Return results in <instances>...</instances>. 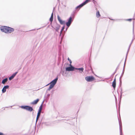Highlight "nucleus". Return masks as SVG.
Masks as SVG:
<instances>
[{"label":"nucleus","mask_w":135,"mask_h":135,"mask_svg":"<svg viewBox=\"0 0 135 135\" xmlns=\"http://www.w3.org/2000/svg\"><path fill=\"white\" fill-rule=\"evenodd\" d=\"M84 4H83V3H81V4H80L79 6H78L76 8V9H80V8L82 7L83 6H84Z\"/></svg>","instance_id":"nucleus-15"},{"label":"nucleus","mask_w":135,"mask_h":135,"mask_svg":"<svg viewBox=\"0 0 135 135\" xmlns=\"http://www.w3.org/2000/svg\"><path fill=\"white\" fill-rule=\"evenodd\" d=\"M58 80V77H57L55 79H54L53 80H52L51 82H50V83L49 84H48L47 85H46V86H47L48 85H49L50 84H52L54 85H55L57 81Z\"/></svg>","instance_id":"nucleus-9"},{"label":"nucleus","mask_w":135,"mask_h":135,"mask_svg":"<svg viewBox=\"0 0 135 135\" xmlns=\"http://www.w3.org/2000/svg\"><path fill=\"white\" fill-rule=\"evenodd\" d=\"M21 108L30 112H31L33 110V109L32 107L27 105L22 106L21 107Z\"/></svg>","instance_id":"nucleus-3"},{"label":"nucleus","mask_w":135,"mask_h":135,"mask_svg":"<svg viewBox=\"0 0 135 135\" xmlns=\"http://www.w3.org/2000/svg\"><path fill=\"white\" fill-rule=\"evenodd\" d=\"M73 21V20L72 19V18L71 16L68 19V21L66 23V25L68 27L66 28V31L68 28L70 26Z\"/></svg>","instance_id":"nucleus-5"},{"label":"nucleus","mask_w":135,"mask_h":135,"mask_svg":"<svg viewBox=\"0 0 135 135\" xmlns=\"http://www.w3.org/2000/svg\"><path fill=\"white\" fill-rule=\"evenodd\" d=\"M133 39L132 40V41L131 43L129 45V46L128 47V51H127V54H126V59H125V63H124V65H125V62H126V59H127V55H128V52L129 51V49H130V47H131V44H132V42H133Z\"/></svg>","instance_id":"nucleus-10"},{"label":"nucleus","mask_w":135,"mask_h":135,"mask_svg":"<svg viewBox=\"0 0 135 135\" xmlns=\"http://www.w3.org/2000/svg\"><path fill=\"white\" fill-rule=\"evenodd\" d=\"M8 80V79L7 78L3 79L2 81V83L3 84H5V83Z\"/></svg>","instance_id":"nucleus-18"},{"label":"nucleus","mask_w":135,"mask_h":135,"mask_svg":"<svg viewBox=\"0 0 135 135\" xmlns=\"http://www.w3.org/2000/svg\"><path fill=\"white\" fill-rule=\"evenodd\" d=\"M75 68L71 66V67H66V71H73L75 70Z\"/></svg>","instance_id":"nucleus-8"},{"label":"nucleus","mask_w":135,"mask_h":135,"mask_svg":"<svg viewBox=\"0 0 135 135\" xmlns=\"http://www.w3.org/2000/svg\"><path fill=\"white\" fill-rule=\"evenodd\" d=\"M50 85L49 87L51 88L52 89L53 88V87L54 86V85L52 84H50Z\"/></svg>","instance_id":"nucleus-24"},{"label":"nucleus","mask_w":135,"mask_h":135,"mask_svg":"<svg viewBox=\"0 0 135 135\" xmlns=\"http://www.w3.org/2000/svg\"><path fill=\"white\" fill-rule=\"evenodd\" d=\"M9 88V86L8 85L5 86H4L2 90V93H4L6 91V89H8Z\"/></svg>","instance_id":"nucleus-11"},{"label":"nucleus","mask_w":135,"mask_h":135,"mask_svg":"<svg viewBox=\"0 0 135 135\" xmlns=\"http://www.w3.org/2000/svg\"><path fill=\"white\" fill-rule=\"evenodd\" d=\"M90 0H86L84 2H83V4L85 5L86 4H87V3H88Z\"/></svg>","instance_id":"nucleus-22"},{"label":"nucleus","mask_w":135,"mask_h":135,"mask_svg":"<svg viewBox=\"0 0 135 135\" xmlns=\"http://www.w3.org/2000/svg\"><path fill=\"white\" fill-rule=\"evenodd\" d=\"M39 99H38L34 100L33 102H31V104L33 105L36 104L38 102Z\"/></svg>","instance_id":"nucleus-14"},{"label":"nucleus","mask_w":135,"mask_h":135,"mask_svg":"<svg viewBox=\"0 0 135 135\" xmlns=\"http://www.w3.org/2000/svg\"><path fill=\"white\" fill-rule=\"evenodd\" d=\"M85 80L88 82H90L94 80V78L93 76H87L85 78Z\"/></svg>","instance_id":"nucleus-6"},{"label":"nucleus","mask_w":135,"mask_h":135,"mask_svg":"<svg viewBox=\"0 0 135 135\" xmlns=\"http://www.w3.org/2000/svg\"><path fill=\"white\" fill-rule=\"evenodd\" d=\"M116 70H115L114 72V73L113 74V75H114L115 74V73L116 72Z\"/></svg>","instance_id":"nucleus-30"},{"label":"nucleus","mask_w":135,"mask_h":135,"mask_svg":"<svg viewBox=\"0 0 135 135\" xmlns=\"http://www.w3.org/2000/svg\"><path fill=\"white\" fill-rule=\"evenodd\" d=\"M70 67H71V66H72L71 65V64H70Z\"/></svg>","instance_id":"nucleus-32"},{"label":"nucleus","mask_w":135,"mask_h":135,"mask_svg":"<svg viewBox=\"0 0 135 135\" xmlns=\"http://www.w3.org/2000/svg\"><path fill=\"white\" fill-rule=\"evenodd\" d=\"M57 18L58 21L61 25H65V21L62 20L59 15L57 16Z\"/></svg>","instance_id":"nucleus-7"},{"label":"nucleus","mask_w":135,"mask_h":135,"mask_svg":"<svg viewBox=\"0 0 135 135\" xmlns=\"http://www.w3.org/2000/svg\"><path fill=\"white\" fill-rule=\"evenodd\" d=\"M68 60L69 61L70 63L71 64L72 63V61L71 60L69 59V58H68Z\"/></svg>","instance_id":"nucleus-25"},{"label":"nucleus","mask_w":135,"mask_h":135,"mask_svg":"<svg viewBox=\"0 0 135 135\" xmlns=\"http://www.w3.org/2000/svg\"><path fill=\"white\" fill-rule=\"evenodd\" d=\"M75 70H79L80 71V73H82L83 71L84 68H75Z\"/></svg>","instance_id":"nucleus-17"},{"label":"nucleus","mask_w":135,"mask_h":135,"mask_svg":"<svg viewBox=\"0 0 135 135\" xmlns=\"http://www.w3.org/2000/svg\"><path fill=\"white\" fill-rule=\"evenodd\" d=\"M43 103V102L41 104V105L39 107V110L38 111V113L37 114V116L36 117V123L37 122L40 116V115L41 113V110L42 109V104Z\"/></svg>","instance_id":"nucleus-2"},{"label":"nucleus","mask_w":135,"mask_h":135,"mask_svg":"<svg viewBox=\"0 0 135 135\" xmlns=\"http://www.w3.org/2000/svg\"><path fill=\"white\" fill-rule=\"evenodd\" d=\"M40 28H38V29H37V30H38Z\"/></svg>","instance_id":"nucleus-34"},{"label":"nucleus","mask_w":135,"mask_h":135,"mask_svg":"<svg viewBox=\"0 0 135 135\" xmlns=\"http://www.w3.org/2000/svg\"><path fill=\"white\" fill-rule=\"evenodd\" d=\"M53 17H50V21L51 22V23H50V24H52V21H53Z\"/></svg>","instance_id":"nucleus-23"},{"label":"nucleus","mask_w":135,"mask_h":135,"mask_svg":"<svg viewBox=\"0 0 135 135\" xmlns=\"http://www.w3.org/2000/svg\"><path fill=\"white\" fill-rule=\"evenodd\" d=\"M51 89V88H50V87H49V88H48V89H47V90H48V91H50Z\"/></svg>","instance_id":"nucleus-27"},{"label":"nucleus","mask_w":135,"mask_h":135,"mask_svg":"<svg viewBox=\"0 0 135 135\" xmlns=\"http://www.w3.org/2000/svg\"><path fill=\"white\" fill-rule=\"evenodd\" d=\"M124 73V69H123V72H122V75H121L120 76V78H119V82H120V83L121 84V82H122V81H121V78H122V76H123V73Z\"/></svg>","instance_id":"nucleus-19"},{"label":"nucleus","mask_w":135,"mask_h":135,"mask_svg":"<svg viewBox=\"0 0 135 135\" xmlns=\"http://www.w3.org/2000/svg\"><path fill=\"white\" fill-rule=\"evenodd\" d=\"M51 27L55 30L56 31L59 32V31L60 27V25L56 23H54V27L51 25Z\"/></svg>","instance_id":"nucleus-4"},{"label":"nucleus","mask_w":135,"mask_h":135,"mask_svg":"<svg viewBox=\"0 0 135 135\" xmlns=\"http://www.w3.org/2000/svg\"><path fill=\"white\" fill-rule=\"evenodd\" d=\"M132 20V19H129L127 20L128 21H131Z\"/></svg>","instance_id":"nucleus-28"},{"label":"nucleus","mask_w":135,"mask_h":135,"mask_svg":"<svg viewBox=\"0 0 135 135\" xmlns=\"http://www.w3.org/2000/svg\"><path fill=\"white\" fill-rule=\"evenodd\" d=\"M110 19L112 20H122V19H118V20H113L112 19Z\"/></svg>","instance_id":"nucleus-29"},{"label":"nucleus","mask_w":135,"mask_h":135,"mask_svg":"<svg viewBox=\"0 0 135 135\" xmlns=\"http://www.w3.org/2000/svg\"><path fill=\"white\" fill-rule=\"evenodd\" d=\"M3 134L2 133L0 132V135H3Z\"/></svg>","instance_id":"nucleus-31"},{"label":"nucleus","mask_w":135,"mask_h":135,"mask_svg":"<svg viewBox=\"0 0 135 135\" xmlns=\"http://www.w3.org/2000/svg\"><path fill=\"white\" fill-rule=\"evenodd\" d=\"M6 108H8L7 107H6Z\"/></svg>","instance_id":"nucleus-33"},{"label":"nucleus","mask_w":135,"mask_h":135,"mask_svg":"<svg viewBox=\"0 0 135 135\" xmlns=\"http://www.w3.org/2000/svg\"><path fill=\"white\" fill-rule=\"evenodd\" d=\"M18 73L17 72H15V73H13V74L12 75L10 76L9 78V80H12L14 77L16 75V74H17V73Z\"/></svg>","instance_id":"nucleus-13"},{"label":"nucleus","mask_w":135,"mask_h":135,"mask_svg":"<svg viewBox=\"0 0 135 135\" xmlns=\"http://www.w3.org/2000/svg\"><path fill=\"white\" fill-rule=\"evenodd\" d=\"M112 86L114 89H115L116 86L115 79V78L112 83Z\"/></svg>","instance_id":"nucleus-16"},{"label":"nucleus","mask_w":135,"mask_h":135,"mask_svg":"<svg viewBox=\"0 0 135 135\" xmlns=\"http://www.w3.org/2000/svg\"><path fill=\"white\" fill-rule=\"evenodd\" d=\"M51 17H53V12H52V13L51 14Z\"/></svg>","instance_id":"nucleus-26"},{"label":"nucleus","mask_w":135,"mask_h":135,"mask_svg":"<svg viewBox=\"0 0 135 135\" xmlns=\"http://www.w3.org/2000/svg\"><path fill=\"white\" fill-rule=\"evenodd\" d=\"M64 28H65V26H64L62 27V28L60 31V36L61 35L62 33V32L63 31V30L64 29Z\"/></svg>","instance_id":"nucleus-21"},{"label":"nucleus","mask_w":135,"mask_h":135,"mask_svg":"<svg viewBox=\"0 0 135 135\" xmlns=\"http://www.w3.org/2000/svg\"><path fill=\"white\" fill-rule=\"evenodd\" d=\"M0 29L2 31L7 33H11L14 31V28L6 26L1 27Z\"/></svg>","instance_id":"nucleus-1"},{"label":"nucleus","mask_w":135,"mask_h":135,"mask_svg":"<svg viewBox=\"0 0 135 135\" xmlns=\"http://www.w3.org/2000/svg\"><path fill=\"white\" fill-rule=\"evenodd\" d=\"M100 16L99 11H97L96 13V16L97 18H99Z\"/></svg>","instance_id":"nucleus-20"},{"label":"nucleus","mask_w":135,"mask_h":135,"mask_svg":"<svg viewBox=\"0 0 135 135\" xmlns=\"http://www.w3.org/2000/svg\"><path fill=\"white\" fill-rule=\"evenodd\" d=\"M120 134H122V126L121 120H119Z\"/></svg>","instance_id":"nucleus-12"}]
</instances>
